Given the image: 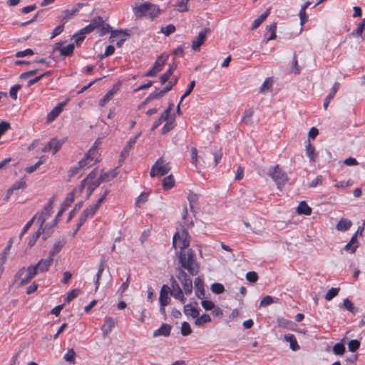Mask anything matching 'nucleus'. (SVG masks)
Instances as JSON below:
<instances>
[{
	"label": "nucleus",
	"mask_w": 365,
	"mask_h": 365,
	"mask_svg": "<svg viewBox=\"0 0 365 365\" xmlns=\"http://www.w3.org/2000/svg\"><path fill=\"white\" fill-rule=\"evenodd\" d=\"M305 147L306 154L307 157L309 158V160L311 162H314L317 158V153L315 150L314 146L311 144L309 140H306Z\"/></svg>",
	"instance_id": "4be33fe9"
},
{
	"label": "nucleus",
	"mask_w": 365,
	"mask_h": 365,
	"mask_svg": "<svg viewBox=\"0 0 365 365\" xmlns=\"http://www.w3.org/2000/svg\"><path fill=\"white\" fill-rule=\"evenodd\" d=\"M63 140H58L57 138H52L45 146L42 148L43 152H48L53 150V154H56L62 147L64 143Z\"/></svg>",
	"instance_id": "9d476101"
},
{
	"label": "nucleus",
	"mask_w": 365,
	"mask_h": 365,
	"mask_svg": "<svg viewBox=\"0 0 365 365\" xmlns=\"http://www.w3.org/2000/svg\"><path fill=\"white\" fill-rule=\"evenodd\" d=\"M339 291V288H331L330 289L325 295V299L327 301L331 300L334 297H336Z\"/></svg>",
	"instance_id": "bf43d9fd"
},
{
	"label": "nucleus",
	"mask_w": 365,
	"mask_h": 365,
	"mask_svg": "<svg viewBox=\"0 0 365 365\" xmlns=\"http://www.w3.org/2000/svg\"><path fill=\"white\" fill-rule=\"evenodd\" d=\"M312 208L305 201H302L297 209V213L300 215H310L312 214Z\"/></svg>",
	"instance_id": "c85d7f7f"
},
{
	"label": "nucleus",
	"mask_w": 365,
	"mask_h": 365,
	"mask_svg": "<svg viewBox=\"0 0 365 365\" xmlns=\"http://www.w3.org/2000/svg\"><path fill=\"white\" fill-rule=\"evenodd\" d=\"M184 313L187 317H191L193 319H196L199 316V310L191 304L184 306Z\"/></svg>",
	"instance_id": "393cba45"
},
{
	"label": "nucleus",
	"mask_w": 365,
	"mask_h": 365,
	"mask_svg": "<svg viewBox=\"0 0 365 365\" xmlns=\"http://www.w3.org/2000/svg\"><path fill=\"white\" fill-rule=\"evenodd\" d=\"M358 232H356L351 238L350 241L344 246V250L351 254H354L359 247L357 241Z\"/></svg>",
	"instance_id": "6ab92c4d"
},
{
	"label": "nucleus",
	"mask_w": 365,
	"mask_h": 365,
	"mask_svg": "<svg viewBox=\"0 0 365 365\" xmlns=\"http://www.w3.org/2000/svg\"><path fill=\"white\" fill-rule=\"evenodd\" d=\"M80 293L81 291L78 289H73L71 290L67 294L66 302H70L71 301L76 298L80 294Z\"/></svg>",
	"instance_id": "3c124183"
},
{
	"label": "nucleus",
	"mask_w": 365,
	"mask_h": 365,
	"mask_svg": "<svg viewBox=\"0 0 365 365\" xmlns=\"http://www.w3.org/2000/svg\"><path fill=\"white\" fill-rule=\"evenodd\" d=\"M98 154V145L91 146L88 152L85 154L86 158H89L91 161H95L94 158Z\"/></svg>",
	"instance_id": "8fccbe9b"
},
{
	"label": "nucleus",
	"mask_w": 365,
	"mask_h": 365,
	"mask_svg": "<svg viewBox=\"0 0 365 365\" xmlns=\"http://www.w3.org/2000/svg\"><path fill=\"white\" fill-rule=\"evenodd\" d=\"M110 193V190L108 189H106L103 194L101 196V197L97 200L95 205H90L96 212L97 210L101 207L102 202L105 200L107 195Z\"/></svg>",
	"instance_id": "a19ab883"
},
{
	"label": "nucleus",
	"mask_w": 365,
	"mask_h": 365,
	"mask_svg": "<svg viewBox=\"0 0 365 365\" xmlns=\"http://www.w3.org/2000/svg\"><path fill=\"white\" fill-rule=\"evenodd\" d=\"M63 243H62L61 241L56 242L52 249L48 252V256L50 257H52L54 259V257L56 255L59 253L61 250V249L63 247Z\"/></svg>",
	"instance_id": "473e14b6"
},
{
	"label": "nucleus",
	"mask_w": 365,
	"mask_h": 365,
	"mask_svg": "<svg viewBox=\"0 0 365 365\" xmlns=\"http://www.w3.org/2000/svg\"><path fill=\"white\" fill-rule=\"evenodd\" d=\"M53 262V259L48 256L46 259H40L34 266H36L38 272L43 273L49 269Z\"/></svg>",
	"instance_id": "2eb2a0df"
},
{
	"label": "nucleus",
	"mask_w": 365,
	"mask_h": 365,
	"mask_svg": "<svg viewBox=\"0 0 365 365\" xmlns=\"http://www.w3.org/2000/svg\"><path fill=\"white\" fill-rule=\"evenodd\" d=\"M344 351H345V346L341 343H336L333 346V352L336 355H342L344 354Z\"/></svg>",
	"instance_id": "13d9d810"
},
{
	"label": "nucleus",
	"mask_w": 365,
	"mask_h": 365,
	"mask_svg": "<svg viewBox=\"0 0 365 365\" xmlns=\"http://www.w3.org/2000/svg\"><path fill=\"white\" fill-rule=\"evenodd\" d=\"M253 114V108L246 109L243 113L242 121L247 125L252 124V120H251V118L252 117Z\"/></svg>",
	"instance_id": "7c9ffc66"
},
{
	"label": "nucleus",
	"mask_w": 365,
	"mask_h": 365,
	"mask_svg": "<svg viewBox=\"0 0 365 365\" xmlns=\"http://www.w3.org/2000/svg\"><path fill=\"white\" fill-rule=\"evenodd\" d=\"M140 135L141 132H139L135 136L131 137L126 143V145L120 153L121 161H124L125 159L128 157L130 151L133 149L134 144Z\"/></svg>",
	"instance_id": "9b49d317"
},
{
	"label": "nucleus",
	"mask_w": 365,
	"mask_h": 365,
	"mask_svg": "<svg viewBox=\"0 0 365 365\" xmlns=\"http://www.w3.org/2000/svg\"><path fill=\"white\" fill-rule=\"evenodd\" d=\"M121 82L118 81L113 85V87L106 93V95L100 100L99 105L103 106L110 100L112 99L113 95L116 93L120 88Z\"/></svg>",
	"instance_id": "ddd939ff"
},
{
	"label": "nucleus",
	"mask_w": 365,
	"mask_h": 365,
	"mask_svg": "<svg viewBox=\"0 0 365 365\" xmlns=\"http://www.w3.org/2000/svg\"><path fill=\"white\" fill-rule=\"evenodd\" d=\"M160 175V158L157 159L155 164L151 168L150 175L153 178Z\"/></svg>",
	"instance_id": "09e8293b"
},
{
	"label": "nucleus",
	"mask_w": 365,
	"mask_h": 365,
	"mask_svg": "<svg viewBox=\"0 0 365 365\" xmlns=\"http://www.w3.org/2000/svg\"><path fill=\"white\" fill-rule=\"evenodd\" d=\"M98 159L95 161H91L89 158H86V155H84V157L78 161V165H80V168H89L96 164L98 162Z\"/></svg>",
	"instance_id": "4c0bfd02"
},
{
	"label": "nucleus",
	"mask_w": 365,
	"mask_h": 365,
	"mask_svg": "<svg viewBox=\"0 0 365 365\" xmlns=\"http://www.w3.org/2000/svg\"><path fill=\"white\" fill-rule=\"evenodd\" d=\"M270 12V9H267V11L261 14L257 19H256L250 28L251 30L257 29L259 25L267 18Z\"/></svg>",
	"instance_id": "bb28decb"
},
{
	"label": "nucleus",
	"mask_w": 365,
	"mask_h": 365,
	"mask_svg": "<svg viewBox=\"0 0 365 365\" xmlns=\"http://www.w3.org/2000/svg\"><path fill=\"white\" fill-rule=\"evenodd\" d=\"M268 30L270 31V35L267 38V41H269L270 40H273L276 38V30H277V24L276 23H272L267 27Z\"/></svg>",
	"instance_id": "5fc2aeb1"
},
{
	"label": "nucleus",
	"mask_w": 365,
	"mask_h": 365,
	"mask_svg": "<svg viewBox=\"0 0 365 365\" xmlns=\"http://www.w3.org/2000/svg\"><path fill=\"white\" fill-rule=\"evenodd\" d=\"M195 295L198 298L202 299L205 296L204 282L200 277H196L195 279Z\"/></svg>",
	"instance_id": "412c9836"
},
{
	"label": "nucleus",
	"mask_w": 365,
	"mask_h": 365,
	"mask_svg": "<svg viewBox=\"0 0 365 365\" xmlns=\"http://www.w3.org/2000/svg\"><path fill=\"white\" fill-rule=\"evenodd\" d=\"M103 19L101 16H98L95 18H93L91 21L90 24H91L93 29H99L100 26L103 24Z\"/></svg>",
	"instance_id": "e2e57ef3"
},
{
	"label": "nucleus",
	"mask_w": 365,
	"mask_h": 365,
	"mask_svg": "<svg viewBox=\"0 0 365 365\" xmlns=\"http://www.w3.org/2000/svg\"><path fill=\"white\" fill-rule=\"evenodd\" d=\"M177 81H178V79L176 77L172 78L169 81L168 85H166L165 87L161 88V95L168 92L172 88V87L177 83Z\"/></svg>",
	"instance_id": "6e6d98bb"
},
{
	"label": "nucleus",
	"mask_w": 365,
	"mask_h": 365,
	"mask_svg": "<svg viewBox=\"0 0 365 365\" xmlns=\"http://www.w3.org/2000/svg\"><path fill=\"white\" fill-rule=\"evenodd\" d=\"M210 32V29L206 28L201 31L192 42V49L193 51H198L201 45L205 42L207 33Z\"/></svg>",
	"instance_id": "f8f14e48"
},
{
	"label": "nucleus",
	"mask_w": 365,
	"mask_h": 365,
	"mask_svg": "<svg viewBox=\"0 0 365 365\" xmlns=\"http://www.w3.org/2000/svg\"><path fill=\"white\" fill-rule=\"evenodd\" d=\"M115 326V321L110 317H106L104 319L103 324L101 327V330L103 334V336L106 337L110 334Z\"/></svg>",
	"instance_id": "dca6fc26"
},
{
	"label": "nucleus",
	"mask_w": 365,
	"mask_h": 365,
	"mask_svg": "<svg viewBox=\"0 0 365 365\" xmlns=\"http://www.w3.org/2000/svg\"><path fill=\"white\" fill-rule=\"evenodd\" d=\"M190 243V237L187 231L182 228L178 231L173 237V247L180 251L187 250Z\"/></svg>",
	"instance_id": "7ed1b4c3"
},
{
	"label": "nucleus",
	"mask_w": 365,
	"mask_h": 365,
	"mask_svg": "<svg viewBox=\"0 0 365 365\" xmlns=\"http://www.w3.org/2000/svg\"><path fill=\"white\" fill-rule=\"evenodd\" d=\"M41 229L42 228L40 227L39 229L29 238L28 242V246L29 248H31L36 244L37 240L41 234Z\"/></svg>",
	"instance_id": "a18cd8bd"
},
{
	"label": "nucleus",
	"mask_w": 365,
	"mask_h": 365,
	"mask_svg": "<svg viewBox=\"0 0 365 365\" xmlns=\"http://www.w3.org/2000/svg\"><path fill=\"white\" fill-rule=\"evenodd\" d=\"M26 269L27 273L24 278L21 279V281L19 283V287L29 283L38 272L37 268L34 265H29Z\"/></svg>",
	"instance_id": "1a4fd4ad"
},
{
	"label": "nucleus",
	"mask_w": 365,
	"mask_h": 365,
	"mask_svg": "<svg viewBox=\"0 0 365 365\" xmlns=\"http://www.w3.org/2000/svg\"><path fill=\"white\" fill-rule=\"evenodd\" d=\"M187 200L190 203V210H191V211L193 212L194 205L197 202V196L196 194H195L193 192H190L187 196Z\"/></svg>",
	"instance_id": "680f3d73"
},
{
	"label": "nucleus",
	"mask_w": 365,
	"mask_h": 365,
	"mask_svg": "<svg viewBox=\"0 0 365 365\" xmlns=\"http://www.w3.org/2000/svg\"><path fill=\"white\" fill-rule=\"evenodd\" d=\"M178 259L182 268L178 269L177 278L182 283L185 294L189 295L192 292V281L184 269L191 275H196L200 271V265L197 262L195 253L192 249L180 251Z\"/></svg>",
	"instance_id": "f257e3e1"
},
{
	"label": "nucleus",
	"mask_w": 365,
	"mask_h": 365,
	"mask_svg": "<svg viewBox=\"0 0 365 365\" xmlns=\"http://www.w3.org/2000/svg\"><path fill=\"white\" fill-rule=\"evenodd\" d=\"M267 175L276 182L279 190H282L288 181L287 173L277 165L269 168Z\"/></svg>",
	"instance_id": "39448f33"
},
{
	"label": "nucleus",
	"mask_w": 365,
	"mask_h": 365,
	"mask_svg": "<svg viewBox=\"0 0 365 365\" xmlns=\"http://www.w3.org/2000/svg\"><path fill=\"white\" fill-rule=\"evenodd\" d=\"M88 5L87 3H78L71 9H66L62 11V18L61 23L66 24L67 21L73 19L83 6Z\"/></svg>",
	"instance_id": "423d86ee"
},
{
	"label": "nucleus",
	"mask_w": 365,
	"mask_h": 365,
	"mask_svg": "<svg viewBox=\"0 0 365 365\" xmlns=\"http://www.w3.org/2000/svg\"><path fill=\"white\" fill-rule=\"evenodd\" d=\"M96 211L89 205L81 213L79 217L78 222L76 225V228L73 232V236H75L83 225L87 221L88 217H92L96 214Z\"/></svg>",
	"instance_id": "6e6552de"
},
{
	"label": "nucleus",
	"mask_w": 365,
	"mask_h": 365,
	"mask_svg": "<svg viewBox=\"0 0 365 365\" xmlns=\"http://www.w3.org/2000/svg\"><path fill=\"white\" fill-rule=\"evenodd\" d=\"M211 322V318L209 314H203L201 317H197L195 321V324L197 327H201L204 324L209 323Z\"/></svg>",
	"instance_id": "f704fd0d"
},
{
	"label": "nucleus",
	"mask_w": 365,
	"mask_h": 365,
	"mask_svg": "<svg viewBox=\"0 0 365 365\" xmlns=\"http://www.w3.org/2000/svg\"><path fill=\"white\" fill-rule=\"evenodd\" d=\"M171 280L172 288L170 289V294L175 299H179L182 304H184L186 299L183 296V293L182 292L181 288L180 287L177 282L173 279V277H172Z\"/></svg>",
	"instance_id": "4468645a"
},
{
	"label": "nucleus",
	"mask_w": 365,
	"mask_h": 365,
	"mask_svg": "<svg viewBox=\"0 0 365 365\" xmlns=\"http://www.w3.org/2000/svg\"><path fill=\"white\" fill-rule=\"evenodd\" d=\"M87 198H88L93 192L101 185V182L98 178L93 181H87Z\"/></svg>",
	"instance_id": "c756f323"
},
{
	"label": "nucleus",
	"mask_w": 365,
	"mask_h": 365,
	"mask_svg": "<svg viewBox=\"0 0 365 365\" xmlns=\"http://www.w3.org/2000/svg\"><path fill=\"white\" fill-rule=\"evenodd\" d=\"M360 346V342L358 340H351L348 344L349 350L351 352L356 351Z\"/></svg>",
	"instance_id": "0e129e2a"
},
{
	"label": "nucleus",
	"mask_w": 365,
	"mask_h": 365,
	"mask_svg": "<svg viewBox=\"0 0 365 365\" xmlns=\"http://www.w3.org/2000/svg\"><path fill=\"white\" fill-rule=\"evenodd\" d=\"M272 80L271 78H267L260 87V92L265 93L270 91L272 86Z\"/></svg>",
	"instance_id": "c03bdc74"
},
{
	"label": "nucleus",
	"mask_w": 365,
	"mask_h": 365,
	"mask_svg": "<svg viewBox=\"0 0 365 365\" xmlns=\"http://www.w3.org/2000/svg\"><path fill=\"white\" fill-rule=\"evenodd\" d=\"M190 0H179L175 4V6L176 10L179 12H185L187 11V4Z\"/></svg>",
	"instance_id": "e433bc0d"
},
{
	"label": "nucleus",
	"mask_w": 365,
	"mask_h": 365,
	"mask_svg": "<svg viewBox=\"0 0 365 365\" xmlns=\"http://www.w3.org/2000/svg\"><path fill=\"white\" fill-rule=\"evenodd\" d=\"M352 222L349 219L341 218L336 225L337 230L340 232H346L351 227Z\"/></svg>",
	"instance_id": "b1692460"
},
{
	"label": "nucleus",
	"mask_w": 365,
	"mask_h": 365,
	"mask_svg": "<svg viewBox=\"0 0 365 365\" xmlns=\"http://www.w3.org/2000/svg\"><path fill=\"white\" fill-rule=\"evenodd\" d=\"M65 104V102L60 103L48 113L46 117L47 123L53 121L60 115Z\"/></svg>",
	"instance_id": "a211bd4d"
},
{
	"label": "nucleus",
	"mask_w": 365,
	"mask_h": 365,
	"mask_svg": "<svg viewBox=\"0 0 365 365\" xmlns=\"http://www.w3.org/2000/svg\"><path fill=\"white\" fill-rule=\"evenodd\" d=\"M180 332L182 336H188L192 333V329L187 322L182 323Z\"/></svg>",
	"instance_id": "864d4df0"
},
{
	"label": "nucleus",
	"mask_w": 365,
	"mask_h": 365,
	"mask_svg": "<svg viewBox=\"0 0 365 365\" xmlns=\"http://www.w3.org/2000/svg\"><path fill=\"white\" fill-rule=\"evenodd\" d=\"M82 206L83 201H80L75 205L74 207L68 213L67 222H69L72 220V218L76 215V212L81 209Z\"/></svg>",
	"instance_id": "ea45409f"
},
{
	"label": "nucleus",
	"mask_w": 365,
	"mask_h": 365,
	"mask_svg": "<svg viewBox=\"0 0 365 365\" xmlns=\"http://www.w3.org/2000/svg\"><path fill=\"white\" fill-rule=\"evenodd\" d=\"M133 13L137 19L142 17H148L153 20L160 14V8L158 5L153 4L150 2L143 4H135L133 6Z\"/></svg>",
	"instance_id": "f03ea898"
},
{
	"label": "nucleus",
	"mask_w": 365,
	"mask_h": 365,
	"mask_svg": "<svg viewBox=\"0 0 365 365\" xmlns=\"http://www.w3.org/2000/svg\"><path fill=\"white\" fill-rule=\"evenodd\" d=\"M26 187V182L25 178H21L20 180L16 182L11 187V191H14L19 189H24Z\"/></svg>",
	"instance_id": "49530a36"
},
{
	"label": "nucleus",
	"mask_w": 365,
	"mask_h": 365,
	"mask_svg": "<svg viewBox=\"0 0 365 365\" xmlns=\"http://www.w3.org/2000/svg\"><path fill=\"white\" fill-rule=\"evenodd\" d=\"M175 31V26L173 24H169L165 28H161V33L165 36H169Z\"/></svg>",
	"instance_id": "338daca9"
},
{
	"label": "nucleus",
	"mask_w": 365,
	"mask_h": 365,
	"mask_svg": "<svg viewBox=\"0 0 365 365\" xmlns=\"http://www.w3.org/2000/svg\"><path fill=\"white\" fill-rule=\"evenodd\" d=\"M53 205V199L51 198L48 200L47 204L44 206L41 212L38 215L37 220L40 224L41 228L43 226L46 220L51 215Z\"/></svg>",
	"instance_id": "0eeeda50"
},
{
	"label": "nucleus",
	"mask_w": 365,
	"mask_h": 365,
	"mask_svg": "<svg viewBox=\"0 0 365 365\" xmlns=\"http://www.w3.org/2000/svg\"><path fill=\"white\" fill-rule=\"evenodd\" d=\"M344 307L351 313H355L356 312V309L354 307L353 303L349 299H345L344 300Z\"/></svg>",
	"instance_id": "69168bd1"
},
{
	"label": "nucleus",
	"mask_w": 365,
	"mask_h": 365,
	"mask_svg": "<svg viewBox=\"0 0 365 365\" xmlns=\"http://www.w3.org/2000/svg\"><path fill=\"white\" fill-rule=\"evenodd\" d=\"M176 68V65L173 64L170 65L168 70L163 74L161 75V86L165 84L168 79L170 78V76L172 75L173 71Z\"/></svg>",
	"instance_id": "c9c22d12"
},
{
	"label": "nucleus",
	"mask_w": 365,
	"mask_h": 365,
	"mask_svg": "<svg viewBox=\"0 0 365 365\" xmlns=\"http://www.w3.org/2000/svg\"><path fill=\"white\" fill-rule=\"evenodd\" d=\"M75 357H76V353L73 349H70L68 350V351L66 353V354L63 356V359L71 364L75 363Z\"/></svg>",
	"instance_id": "de8ad7c7"
},
{
	"label": "nucleus",
	"mask_w": 365,
	"mask_h": 365,
	"mask_svg": "<svg viewBox=\"0 0 365 365\" xmlns=\"http://www.w3.org/2000/svg\"><path fill=\"white\" fill-rule=\"evenodd\" d=\"M284 338L286 341L289 343L290 349L292 351H297L299 349L300 347H299V346L297 341L296 337L294 336V334H285Z\"/></svg>",
	"instance_id": "a878e982"
},
{
	"label": "nucleus",
	"mask_w": 365,
	"mask_h": 365,
	"mask_svg": "<svg viewBox=\"0 0 365 365\" xmlns=\"http://www.w3.org/2000/svg\"><path fill=\"white\" fill-rule=\"evenodd\" d=\"M174 104L173 103L169 104L168 108L161 113V122L165 121L161 133H166L173 130L175 127V115L174 113Z\"/></svg>",
	"instance_id": "20e7f679"
},
{
	"label": "nucleus",
	"mask_w": 365,
	"mask_h": 365,
	"mask_svg": "<svg viewBox=\"0 0 365 365\" xmlns=\"http://www.w3.org/2000/svg\"><path fill=\"white\" fill-rule=\"evenodd\" d=\"M175 180L173 175H170L163 179L162 186L164 190H168L171 189L175 185Z\"/></svg>",
	"instance_id": "cd10ccee"
},
{
	"label": "nucleus",
	"mask_w": 365,
	"mask_h": 365,
	"mask_svg": "<svg viewBox=\"0 0 365 365\" xmlns=\"http://www.w3.org/2000/svg\"><path fill=\"white\" fill-rule=\"evenodd\" d=\"M75 46L73 43H70L59 49L60 54L63 56H71L74 51Z\"/></svg>",
	"instance_id": "2f4dec72"
},
{
	"label": "nucleus",
	"mask_w": 365,
	"mask_h": 365,
	"mask_svg": "<svg viewBox=\"0 0 365 365\" xmlns=\"http://www.w3.org/2000/svg\"><path fill=\"white\" fill-rule=\"evenodd\" d=\"M365 27V19L362 20L358 25L355 31H353L352 34L356 36H361L363 34V31Z\"/></svg>",
	"instance_id": "4d7b16f0"
},
{
	"label": "nucleus",
	"mask_w": 365,
	"mask_h": 365,
	"mask_svg": "<svg viewBox=\"0 0 365 365\" xmlns=\"http://www.w3.org/2000/svg\"><path fill=\"white\" fill-rule=\"evenodd\" d=\"M21 88V84H16L13 86L9 91L10 96L12 99L16 100L17 99V93L18 91Z\"/></svg>",
	"instance_id": "052dcab7"
},
{
	"label": "nucleus",
	"mask_w": 365,
	"mask_h": 365,
	"mask_svg": "<svg viewBox=\"0 0 365 365\" xmlns=\"http://www.w3.org/2000/svg\"><path fill=\"white\" fill-rule=\"evenodd\" d=\"M118 167H115L113 169L110 170L108 172L102 173L98 178V180L102 182H109L115 178L118 174L117 169Z\"/></svg>",
	"instance_id": "aec40b11"
},
{
	"label": "nucleus",
	"mask_w": 365,
	"mask_h": 365,
	"mask_svg": "<svg viewBox=\"0 0 365 365\" xmlns=\"http://www.w3.org/2000/svg\"><path fill=\"white\" fill-rule=\"evenodd\" d=\"M59 217H57L56 215V217L52 221V222L46 224L43 227V231H46L48 233V235H51L53 233V228L58 222Z\"/></svg>",
	"instance_id": "79ce46f5"
},
{
	"label": "nucleus",
	"mask_w": 365,
	"mask_h": 365,
	"mask_svg": "<svg viewBox=\"0 0 365 365\" xmlns=\"http://www.w3.org/2000/svg\"><path fill=\"white\" fill-rule=\"evenodd\" d=\"M110 33V38H114L118 36L119 35H123V36H130V34L128 29H116V30L111 29V31Z\"/></svg>",
	"instance_id": "58836bf2"
},
{
	"label": "nucleus",
	"mask_w": 365,
	"mask_h": 365,
	"mask_svg": "<svg viewBox=\"0 0 365 365\" xmlns=\"http://www.w3.org/2000/svg\"><path fill=\"white\" fill-rule=\"evenodd\" d=\"M160 71V56H157L154 66L148 71L143 76H153Z\"/></svg>",
	"instance_id": "72a5a7b5"
},
{
	"label": "nucleus",
	"mask_w": 365,
	"mask_h": 365,
	"mask_svg": "<svg viewBox=\"0 0 365 365\" xmlns=\"http://www.w3.org/2000/svg\"><path fill=\"white\" fill-rule=\"evenodd\" d=\"M75 196L73 192H69L66 199L61 202L60 209L57 213V217H61L63 213L71 206L74 201Z\"/></svg>",
	"instance_id": "f3484780"
},
{
	"label": "nucleus",
	"mask_w": 365,
	"mask_h": 365,
	"mask_svg": "<svg viewBox=\"0 0 365 365\" xmlns=\"http://www.w3.org/2000/svg\"><path fill=\"white\" fill-rule=\"evenodd\" d=\"M64 25H65V24L61 23L58 26H57L53 30L51 38H53L57 36L58 35L61 34L63 31Z\"/></svg>",
	"instance_id": "774afa93"
},
{
	"label": "nucleus",
	"mask_w": 365,
	"mask_h": 365,
	"mask_svg": "<svg viewBox=\"0 0 365 365\" xmlns=\"http://www.w3.org/2000/svg\"><path fill=\"white\" fill-rule=\"evenodd\" d=\"M112 27L107 23H105L103 21V24L100 26L98 29L99 35L103 36L111 31Z\"/></svg>",
	"instance_id": "37998d69"
},
{
	"label": "nucleus",
	"mask_w": 365,
	"mask_h": 365,
	"mask_svg": "<svg viewBox=\"0 0 365 365\" xmlns=\"http://www.w3.org/2000/svg\"><path fill=\"white\" fill-rule=\"evenodd\" d=\"M106 259L103 257L101 259L100 264L98 266V272L96 274V280L95 282V289L97 290L100 285V280L102 276V273L104 271L105 267H106Z\"/></svg>",
	"instance_id": "5701e85b"
},
{
	"label": "nucleus",
	"mask_w": 365,
	"mask_h": 365,
	"mask_svg": "<svg viewBox=\"0 0 365 365\" xmlns=\"http://www.w3.org/2000/svg\"><path fill=\"white\" fill-rule=\"evenodd\" d=\"M211 290L213 293L220 294L225 291V287L222 284L216 282L212 284Z\"/></svg>",
	"instance_id": "603ef678"
}]
</instances>
